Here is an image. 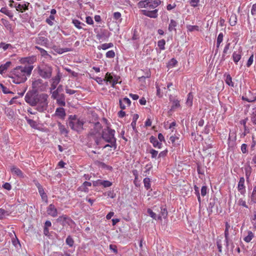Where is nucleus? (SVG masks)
<instances>
[{"label":"nucleus","instance_id":"f257e3e1","mask_svg":"<svg viewBox=\"0 0 256 256\" xmlns=\"http://www.w3.org/2000/svg\"><path fill=\"white\" fill-rule=\"evenodd\" d=\"M90 127L92 128L90 129L89 134L93 137L97 145L99 144L102 138L111 144L116 143L115 130L111 129L108 126L103 128L99 122H91Z\"/></svg>","mask_w":256,"mask_h":256},{"label":"nucleus","instance_id":"f03ea898","mask_svg":"<svg viewBox=\"0 0 256 256\" xmlns=\"http://www.w3.org/2000/svg\"><path fill=\"white\" fill-rule=\"evenodd\" d=\"M48 96L47 94H36V92H28L25 96L26 102L32 106H36V110L40 112L46 110Z\"/></svg>","mask_w":256,"mask_h":256},{"label":"nucleus","instance_id":"7ed1b4c3","mask_svg":"<svg viewBox=\"0 0 256 256\" xmlns=\"http://www.w3.org/2000/svg\"><path fill=\"white\" fill-rule=\"evenodd\" d=\"M161 3L160 0H144L138 4L139 8H144L140 10L141 14L150 18H156L158 16V10L156 9Z\"/></svg>","mask_w":256,"mask_h":256},{"label":"nucleus","instance_id":"20e7f679","mask_svg":"<svg viewBox=\"0 0 256 256\" xmlns=\"http://www.w3.org/2000/svg\"><path fill=\"white\" fill-rule=\"evenodd\" d=\"M33 68V66H16L12 72V82L17 84L24 82L27 79L26 76L30 75Z\"/></svg>","mask_w":256,"mask_h":256},{"label":"nucleus","instance_id":"39448f33","mask_svg":"<svg viewBox=\"0 0 256 256\" xmlns=\"http://www.w3.org/2000/svg\"><path fill=\"white\" fill-rule=\"evenodd\" d=\"M38 74L43 78H50L52 74V68L47 64H42L38 66Z\"/></svg>","mask_w":256,"mask_h":256},{"label":"nucleus","instance_id":"423d86ee","mask_svg":"<svg viewBox=\"0 0 256 256\" xmlns=\"http://www.w3.org/2000/svg\"><path fill=\"white\" fill-rule=\"evenodd\" d=\"M83 124V122L78 119L75 115L74 116H70L69 125L72 128L78 130L82 128Z\"/></svg>","mask_w":256,"mask_h":256},{"label":"nucleus","instance_id":"0eeeda50","mask_svg":"<svg viewBox=\"0 0 256 256\" xmlns=\"http://www.w3.org/2000/svg\"><path fill=\"white\" fill-rule=\"evenodd\" d=\"M119 77L112 74V73L107 72L105 76L104 80L111 84L112 87L118 84Z\"/></svg>","mask_w":256,"mask_h":256},{"label":"nucleus","instance_id":"6e6552de","mask_svg":"<svg viewBox=\"0 0 256 256\" xmlns=\"http://www.w3.org/2000/svg\"><path fill=\"white\" fill-rule=\"evenodd\" d=\"M32 88L35 92L43 90L44 88L43 80L40 78L35 80L32 82Z\"/></svg>","mask_w":256,"mask_h":256},{"label":"nucleus","instance_id":"1a4fd4ad","mask_svg":"<svg viewBox=\"0 0 256 256\" xmlns=\"http://www.w3.org/2000/svg\"><path fill=\"white\" fill-rule=\"evenodd\" d=\"M48 41V39L46 37L45 34H42V32L38 34V37L36 38V44L44 46H46Z\"/></svg>","mask_w":256,"mask_h":256},{"label":"nucleus","instance_id":"9d476101","mask_svg":"<svg viewBox=\"0 0 256 256\" xmlns=\"http://www.w3.org/2000/svg\"><path fill=\"white\" fill-rule=\"evenodd\" d=\"M56 222L60 223L63 226L66 224L70 225V222H74L73 220L66 215L60 216L56 219Z\"/></svg>","mask_w":256,"mask_h":256},{"label":"nucleus","instance_id":"9b49d317","mask_svg":"<svg viewBox=\"0 0 256 256\" xmlns=\"http://www.w3.org/2000/svg\"><path fill=\"white\" fill-rule=\"evenodd\" d=\"M10 172L14 176H16L20 178H24L26 175L18 167L13 166L10 168Z\"/></svg>","mask_w":256,"mask_h":256},{"label":"nucleus","instance_id":"f8f14e48","mask_svg":"<svg viewBox=\"0 0 256 256\" xmlns=\"http://www.w3.org/2000/svg\"><path fill=\"white\" fill-rule=\"evenodd\" d=\"M48 214L52 217H56L58 216V210L53 204H50L47 208Z\"/></svg>","mask_w":256,"mask_h":256},{"label":"nucleus","instance_id":"ddd939ff","mask_svg":"<svg viewBox=\"0 0 256 256\" xmlns=\"http://www.w3.org/2000/svg\"><path fill=\"white\" fill-rule=\"evenodd\" d=\"M29 5L30 3L28 2H24V4H18L16 3L14 6V8H16V10L23 12L24 11L28 10Z\"/></svg>","mask_w":256,"mask_h":256},{"label":"nucleus","instance_id":"4468645a","mask_svg":"<svg viewBox=\"0 0 256 256\" xmlns=\"http://www.w3.org/2000/svg\"><path fill=\"white\" fill-rule=\"evenodd\" d=\"M130 104V100L127 98H124L122 100H120V106L122 110L119 112H124L122 110H124L126 106H128Z\"/></svg>","mask_w":256,"mask_h":256},{"label":"nucleus","instance_id":"2eb2a0df","mask_svg":"<svg viewBox=\"0 0 256 256\" xmlns=\"http://www.w3.org/2000/svg\"><path fill=\"white\" fill-rule=\"evenodd\" d=\"M60 76L59 74H58L56 76H55L52 79V84L50 86V90L51 91L52 90H54L56 88L58 84V83L60 82Z\"/></svg>","mask_w":256,"mask_h":256},{"label":"nucleus","instance_id":"dca6fc26","mask_svg":"<svg viewBox=\"0 0 256 256\" xmlns=\"http://www.w3.org/2000/svg\"><path fill=\"white\" fill-rule=\"evenodd\" d=\"M150 143L152 144L154 147L158 148H162V143L159 142L156 137L152 136L150 138Z\"/></svg>","mask_w":256,"mask_h":256},{"label":"nucleus","instance_id":"f3484780","mask_svg":"<svg viewBox=\"0 0 256 256\" xmlns=\"http://www.w3.org/2000/svg\"><path fill=\"white\" fill-rule=\"evenodd\" d=\"M238 191L242 194H244L246 192L244 186V178L243 177H242L240 178L238 183Z\"/></svg>","mask_w":256,"mask_h":256},{"label":"nucleus","instance_id":"a211bd4d","mask_svg":"<svg viewBox=\"0 0 256 256\" xmlns=\"http://www.w3.org/2000/svg\"><path fill=\"white\" fill-rule=\"evenodd\" d=\"M180 101L177 99L174 100L172 101L171 110L176 111L180 110Z\"/></svg>","mask_w":256,"mask_h":256},{"label":"nucleus","instance_id":"6ab92c4d","mask_svg":"<svg viewBox=\"0 0 256 256\" xmlns=\"http://www.w3.org/2000/svg\"><path fill=\"white\" fill-rule=\"evenodd\" d=\"M194 99V94L192 92H189L187 96L186 100L185 103L186 106L190 108L192 105V102Z\"/></svg>","mask_w":256,"mask_h":256},{"label":"nucleus","instance_id":"aec40b11","mask_svg":"<svg viewBox=\"0 0 256 256\" xmlns=\"http://www.w3.org/2000/svg\"><path fill=\"white\" fill-rule=\"evenodd\" d=\"M36 60V58L35 56H32L22 58L20 62L23 64L28 63L29 64L28 66H32V64Z\"/></svg>","mask_w":256,"mask_h":256},{"label":"nucleus","instance_id":"412c9836","mask_svg":"<svg viewBox=\"0 0 256 256\" xmlns=\"http://www.w3.org/2000/svg\"><path fill=\"white\" fill-rule=\"evenodd\" d=\"M55 100H56V103L60 106H64L66 105L65 96L64 94H61L60 96H58Z\"/></svg>","mask_w":256,"mask_h":256},{"label":"nucleus","instance_id":"4be33fe9","mask_svg":"<svg viewBox=\"0 0 256 256\" xmlns=\"http://www.w3.org/2000/svg\"><path fill=\"white\" fill-rule=\"evenodd\" d=\"M52 49L54 50V52H56L58 54H62L64 52H67L70 51V50L68 48H61L56 46H54L52 47Z\"/></svg>","mask_w":256,"mask_h":256},{"label":"nucleus","instance_id":"5701e85b","mask_svg":"<svg viewBox=\"0 0 256 256\" xmlns=\"http://www.w3.org/2000/svg\"><path fill=\"white\" fill-rule=\"evenodd\" d=\"M114 46V44L112 42L110 43H104L102 44L101 45H100L98 46V48L99 50H106L108 48H112Z\"/></svg>","mask_w":256,"mask_h":256},{"label":"nucleus","instance_id":"b1692460","mask_svg":"<svg viewBox=\"0 0 256 256\" xmlns=\"http://www.w3.org/2000/svg\"><path fill=\"white\" fill-rule=\"evenodd\" d=\"M168 216V212L166 208H161L160 214L158 216V220H162V218H166Z\"/></svg>","mask_w":256,"mask_h":256},{"label":"nucleus","instance_id":"393cba45","mask_svg":"<svg viewBox=\"0 0 256 256\" xmlns=\"http://www.w3.org/2000/svg\"><path fill=\"white\" fill-rule=\"evenodd\" d=\"M12 62H7L4 64H2L0 66V74H2L10 66Z\"/></svg>","mask_w":256,"mask_h":256},{"label":"nucleus","instance_id":"a878e982","mask_svg":"<svg viewBox=\"0 0 256 256\" xmlns=\"http://www.w3.org/2000/svg\"><path fill=\"white\" fill-rule=\"evenodd\" d=\"M241 52H234L232 54L233 60L235 63H237L241 58Z\"/></svg>","mask_w":256,"mask_h":256},{"label":"nucleus","instance_id":"bb28decb","mask_svg":"<svg viewBox=\"0 0 256 256\" xmlns=\"http://www.w3.org/2000/svg\"><path fill=\"white\" fill-rule=\"evenodd\" d=\"M237 22V16L236 14H232L230 15L229 22L232 26H234L236 24Z\"/></svg>","mask_w":256,"mask_h":256},{"label":"nucleus","instance_id":"cd10ccee","mask_svg":"<svg viewBox=\"0 0 256 256\" xmlns=\"http://www.w3.org/2000/svg\"><path fill=\"white\" fill-rule=\"evenodd\" d=\"M62 88V86H58V88H57L56 90H54L52 92V98L53 99H56V98H57L58 96H60V89Z\"/></svg>","mask_w":256,"mask_h":256},{"label":"nucleus","instance_id":"c85d7f7f","mask_svg":"<svg viewBox=\"0 0 256 256\" xmlns=\"http://www.w3.org/2000/svg\"><path fill=\"white\" fill-rule=\"evenodd\" d=\"M38 192L42 198V199L43 201L48 202V196L44 192V188H42L38 190Z\"/></svg>","mask_w":256,"mask_h":256},{"label":"nucleus","instance_id":"c756f323","mask_svg":"<svg viewBox=\"0 0 256 256\" xmlns=\"http://www.w3.org/2000/svg\"><path fill=\"white\" fill-rule=\"evenodd\" d=\"M177 26V22L174 20H171L168 26V30L170 32L176 30V27Z\"/></svg>","mask_w":256,"mask_h":256},{"label":"nucleus","instance_id":"7c9ffc66","mask_svg":"<svg viewBox=\"0 0 256 256\" xmlns=\"http://www.w3.org/2000/svg\"><path fill=\"white\" fill-rule=\"evenodd\" d=\"M144 184L145 188L147 190H150L151 188L150 180L148 178H146L144 179Z\"/></svg>","mask_w":256,"mask_h":256},{"label":"nucleus","instance_id":"2f4dec72","mask_svg":"<svg viewBox=\"0 0 256 256\" xmlns=\"http://www.w3.org/2000/svg\"><path fill=\"white\" fill-rule=\"evenodd\" d=\"M230 228V226L228 224V222L226 223V229L224 231V236H225V241L226 243V246H228V229Z\"/></svg>","mask_w":256,"mask_h":256},{"label":"nucleus","instance_id":"473e14b6","mask_svg":"<svg viewBox=\"0 0 256 256\" xmlns=\"http://www.w3.org/2000/svg\"><path fill=\"white\" fill-rule=\"evenodd\" d=\"M254 234L251 231H248V235L244 238V240L246 242H249L254 238Z\"/></svg>","mask_w":256,"mask_h":256},{"label":"nucleus","instance_id":"72a5a7b5","mask_svg":"<svg viewBox=\"0 0 256 256\" xmlns=\"http://www.w3.org/2000/svg\"><path fill=\"white\" fill-rule=\"evenodd\" d=\"M36 48L38 50L40 51V54L42 56H44L45 58H46L47 56H50V55L48 53V52L44 48H41L38 46H36Z\"/></svg>","mask_w":256,"mask_h":256},{"label":"nucleus","instance_id":"f704fd0d","mask_svg":"<svg viewBox=\"0 0 256 256\" xmlns=\"http://www.w3.org/2000/svg\"><path fill=\"white\" fill-rule=\"evenodd\" d=\"M179 138L176 136H172L170 137V140L172 143L173 146H176L177 145H179L178 143L176 142V140H178Z\"/></svg>","mask_w":256,"mask_h":256},{"label":"nucleus","instance_id":"c9c22d12","mask_svg":"<svg viewBox=\"0 0 256 256\" xmlns=\"http://www.w3.org/2000/svg\"><path fill=\"white\" fill-rule=\"evenodd\" d=\"M0 12L2 13L5 14L6 15L8 16L10 18H12L13 16V15L12 14L10 11L9 10H8L6 8H2L0 9Z\"/></svg>","mask_w":256,"mask_h":256},{"label":"nucleus","instance_id":"e433bc0d","mask_svg":"<svg viewBox=\"0 0 256 256\" xmlns=\"http://www.w3.org/2000/svg\"><path fill=\"white\" fill-rule=\"evenodd\" d=\"M225 82L227 84L230 86H234V84L232 81V78L230 74H228L226 76V78L225 80Z\"/></svg>","mask_w":256,"mask_h":256},{"label":"nucleus","instance_id":"4c0bfd02","mask_svg":"<svg viewBox=\"0 0 256 256\" xmlns=\"http://www.w3.org/2000/svg\"><path fill=\"white\" fill-rule=\"evenodd\" d=\"M26 120L30 126L31 127L34 128H37V124L35 121L30 118H28L26 117Z\"/></svg>","mask_w":256,"mask_h":256},{"label":"nucleus","instance_id":"58836bf2","mask_svg":"<svg viewBox=\"0 0 256 256\" xmlns=\"http://www.w3.org/2000/svg\"><path fill=\"white\" fill-rule=\"evenodd\" d=\"M166 41L164 40H161L158 42V46L160 49L161 50H164L165 49Z\"/></svg>","mask_w":256,"mask_h":256},{"label":"nucleus","instance_id":"ea45409f","mask_svg":"<svg viewBox=\"0 0 256 256\" xmlns=\"http://www.w3.org/2000/svg\"><path fill=\"white\" fill-rule=\"evenodd\" d=\"M12 48V46L10 44H6L4 42H2L0 43V48H2L4 51L6 50L8 48Z\"/></svg>","mask_w":256,"mask_h":256},{"label":"nucleus","instance_id":"a19ab883","mask_svg":"<svg viewBox=\"0 0 256 256\" xmlns=\"http://www.w3.org/2000/svg\"><path fill=\"white\" fill-rule=\"evenodd\" d=\"M223 37L224 34L222 33H220L217 38V42H216V47L217 48H218L220 43L222 42L223 40Z\"/></svg>","mask_w":256,"mask_h":256},{"label":"nucleus","instance_id":"79ce46f5","mask_svg":"<svg viewBox=\"0 0 256 256\" xmlns=\"http://www.w3.org/2000/svg\"><path fill=\"white\" fill-rule=\"evenodd\" d=\"M66 244L68 245L70 247H72L74 246V240L70 236H68L66 240Z\"/></svg>","mask_w":256,"mask_h":256},{"label":"nucleus","instance_id":"37998d69","mask_svg":"<svg viewBox=\"0 0 256 256\" xmlns=\"http://www.w3.org/2000/svg\"><path fill=\"white\" fill-rule=\"evenodd\" d=\"M115 56H116L115 52L112 50H109V51L107 52L106 54V56L107 58H114L115 57Z\"/></svg>","mask_w":256,"mask_h":256},{"label":"nucleus","instance_id":"c03bdc74","mask_svg":"<svg viewBox=\"0 0 256 256\" xmlns=\"http://www.w3.org/2000/svg\"><path fill=\"white\" fill-rule=\"evenodd\" d=\"M72 24L74 25V26L80 29L82 28L81 24L84 25V24L82 23L80 21H79L78 20H72Z\"/></svg>","mask_w":256,"mask_h":256},{"label":"nucleus","instance_id":"a18cd8bd","mask_svg":"<svg viewBox=\"0 0 256 256\" xmlns=\"http://www.w3.org/2000/svg\"><path fill=\"white\" fill-rule=\"evenodd\" d=\"M186 28L188 29V30L189 32L198 31V26H197L188 25V26H187Z\"/></svg>","mask_w":256,"mask_h":256},{"label":"nucleus","instance_id":"49530a36","mask_svg":"<svg viewBox=\"0 0 256 256\" xmlns=\"http://www.w3.org/2000/svg\"><path fill=\"white\" fill-rule=\"evenodd\" d=\"M8 212L5 210L4 209L0 208V219H2L5 216H8Z\"/></svg>","mask_w":256,"mask_h":256},{"label":"nucleus","instance_id":"de8ad7c7","mask_svg":"<svg viewBox=\"0 0 256 256\" xmlns=\"http://www.w3.org/2000/svg\"><path fill=\"white\" fill-rule=\"evenodd\" d=\"M230 42L227 43L225 46L222 54V57L224 58L228 53V50L230 49Z\"/></svg>","mask_w":256,"mask_h":256},{"label":"nucleus","instance_id":"09e8293b","mask_svg":"<svg viewBox=\"0 0 256 256\" xmlns=\"http://www.w3.org/2000/svg\"><path fill=\"white\" fill-rule=\"evenodd\" d=\"M113 18L116 20L120 22L121 14L120 12H115L113 14Z\"/></svg>","mask_w":256,"mask_h":256},{"label":"nucleus","instance_id":"8fccbe9b","mask_svg":"<svg viewBox=\"0 0 256 256\" xmlns=\"http://www.w3.org/2000/svg\"><path fill=\"white\" fill-rule=\"evenodd\" d=\"M147 212L148 213L150 216L152 217V218L154 220H156V218H158L156 214L153 212L151 209L148 208Z\"/></svg>","mask_w":256,"mask_h":256},{"label":"nucleus","instance_id":"3c124183","mask_svg":"<svg viewBox=\"0 0 256 256\" xmlns=\"http://www.w3.org/2000/svg\"><path fill=\"white\" fill-rule=\"evenodd\" d=\"M150 153L151 154L152 158H156L158 154V152L155 150L152 149L150 150Z\"/></svg>","mask_w":256,"mask_h":256},{"label":"nucleus","instance_id":"603ef678","mask_svg":"<svg viewBox=\"0 0 256 256\" xmlns=\"http://www.w3.org/2000/svg\"><path fill=\"white\" fill-rule=\"evenodd\" d=\"M252 200L254 202H256V186L254 188L252 194Z\"/></svg>","mask_w":256,"mask_h":256},{"label":"nucleus","instance_id":"864d4df0","mask_svg":"<svg viewBox=\"0 0 256 256\" xmlns=\"http://www.w3.org/2000/svg\"><path fill=\"white\" fill-rule=\"evenodd\" d=\"M54 20V16L52 15H50L48 18L46 20V22L50 26H52L53 24V22L52 20Z\"/></svg>","mask_w":256,"mask_h":256},{"label":"nucleus","instance_id":"5fc2aeb1","mask_svg":"<svg viewBox=\"0 0 256 256\" xmlns=\"http://www.w3.org/2000/svg\"><path fill=\"white\" fill-rule=\"evenodd\" d=\"M112 185V182L108 180H103L102 186L104 188L110 187Z\"/></svg>","mask_w":256,"mask_h":256},{"label":"nucleus","instance_id":"6e6d98bb","mask_svg":"<svg viewBox=\"0 0 256 256\" xmlns=\"http://www.w3.org/2000/svg\"><path fill=\"white\" fill-rule=\"evenodd\" d=\"M177 64V60L174 58H172L169 62V66L170 67H174Z\"/></svg>","mask_w":256,"mask_h":256},{"label":"nucleus","instance_id":"4d7b16f0","mask_svg":"<svg viewBox=\"0 0 256 256\" xmlns=\"http://www.w3.org/2000/svg\"><path fill=\"white\" fill-rule=\"evenodd\" d=\"M83 186L85 187L84 191L86 192H88V189L87 187L90 186H92V183L90 182L86 181L83 183Z\"/></svg>","mask_w":256,"mask_h":256},{"label":"nucleus","instance_id":"13d9d810","mask_svg":"<svg viewBox=\"0 0 256 256\" xmlns=\"http://www.w3.org/2000/svg\"><path fill=\"white\" fill-rule=\"evenodd\" d=\"M238 204L240 206H243L245 208H248V206L246 204V202L245 200H243L242 198H240L238 201Z\"/></svg>","mask_w":256,"mask_h":256},{"label":"nucleus","instance_id":"bf43d9fd","mask_svg":"<svg viewBox=\"0 0 256 256\" xmlns=\"http://www.w3.org/2000/svg\"><path fill=\"white\" fill-rule=\"evenodd\" d=\"M189 2L191 6L196 7L198 6L199 0H189Z\"/></svg>","mask_w":256,"mask_h":256},{"label":"nucleus","instance_id":"052dcab7","mask_svg":"<svg viewBox=\"0 0 256 256\" xmlns=\"http://www.w3.org/2000/svg\"><path fill=\"white\" fill-rule=\"evenodd\" d=\"M156 95L159 97L161 98L162 96V93L160 90V86L158 84H156Z\"/></svg>","mask_w":256,"mask_h":256},{"label":"nucleus","instance_id":"680f3d73","mask_svg":"<svg viewBox=\"0 0 256 256\" xmlns=\"http://www.w3.org/2000/svg\"><path fill=\"white\" fill-rule=\"evenodd\" d=\"M2 188L8 190H10L12 189L11 185L8 182L4 183L2 186Z\"/></svg>","mask_w":256,"mask_h":256},{"label":"nucleus","instance_id":"e2e57ef3","mask_svg":"<svg viewBox=\"0 0 256 256\" xmlns=\"http://www.w3.org/2000/svg\"><path fill=\"white\" fill-rule=\"evenodd\" d=\"M0 86L2 89V90L4 93V94H8L10 92L2 84H0Z\"/></svg>","mask_w":256,"mask_h":256},{"label":"nucleus","instance_id":"0e129e2a","mask_svg":"<svg viewBox=\"0 0 256 256\" xmlns=\"http://www.w3.org/2000/svg\"><path fill=\"white\" fill-rule=\"evenodd\" d=\"M241 150L244 154L247 152V145L245 144H243L241 146Z\"/></svg>","mask_w":256,"mask_h":256},{"label":"nucleus","instance_id":"69168bd1","mask_svg":"<svg viewBox=\"0 0 256 256\" xmlns=\"http://www.w3.org/2000/svg\"><path fill=\"white\" fill-rule=\"evenodd\" d=\"M86 22L88 24H94V21L90 16H88L86 17Z\"/></svg>","mask_w":256,"mask_h":256},{"label":"nucleus","instance_id":"338daca9","mask_svg":"<svg viewBox=\"0 0 256 256\" xmlns=\"http://www.w3.org/2000/svg\"><path fill=\"white\" fill-rule=\"evenodd\" d=\"M207 188L206 186H203L201 189V194L202 196H206V194Z\"/></svg>","mask_w":256,"mask_h":256},{"label":"nucleus","instance_id":"774afa93","mask_svg":"<svg viewBox=\"0 0 256 256\" xmlns=\"http://www.w3.org/2000/svg\"><path fill=\"white\" fill-rule=\"evenodd\" d=\"M251 14L252 15H254L256 14V4L252 5L251 9Z\"/></svg>","mask_w":256,"mask_h":256}]
</instances>
